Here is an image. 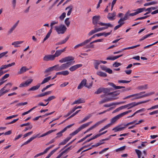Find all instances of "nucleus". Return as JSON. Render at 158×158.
Returning a JSON list of instances; mask_svg holds the SVG:
<instances>
[{"label": "nucleus", "instance_id": "nucleus-42", "mask_svg": "<svg viewBox=\"0 0 158 158\" xmlns=\"http://www.w3.org/2000/svg\"><path fill=\"white\" fill-rule=\"evenodd\" d=\"M102 90H103V88H99L97 90V91L95 92L94 94H99L102 92Z\"/></svg>", "mask_w": 158, "mask_h": 158}, {"label": "nucleus", "instance_id": "nucleus-3", "mask_svg": "<svg viewBox=\"0 0 158 158\" xmlns=\"http://www.w3.org/2000/svg\"><path fill=\"white\" fill-rule=\"evenodd\" d=\"M155 92H150L144 95H141L143 94L142 92H141L139 93L135 94V96H137V97L135 98V99H138L146 97H148L150 96L152 94H154Z\"/></svg>", "mask_w": 158, "mask_h": 158}, {"label": "nucleus", "instance_id": "nucleus-4", "mask_svg": "<svg viewBox=\"0 0 158 158\" xmlns=\"http://www.w3.org/2000/svg\"><path fill=\"white\" fill-rule=\"evenodd\" d=\"M130 88L126 89H123L122 90H117L114 92H110L107 95H111L112 98H115V97L118 95L120 94V92H124L126 91L130 90Z\"/></svg>", "mask_w": 158, "mask_h": 158}, {"label": "nucleus", "instance_id": "nucleus-47", "mask_svg": "<svg viewBox=\"0 0 158 158\" xmlns=\"http://www.w3.org/2000/svg\"><path fill=\"white\" fill-rule=\"evenodd\" d=\"M131 80L130 81H126V80H118V82L119 83H128L130 82Z\"/></svg>", "mask_w": 158, "mask_h": 158}, {"label": "nucleus", "instance_id": "nucleus-28", "mask_svg": "<svg viewBox=\"0 0 158 158\" xmlns=\"http://www.w3.org/2000/svg\"><path fill=\"white\" fill-rule=\"evenodd\" d=\"M91 116L92 114H88V115L84 118L80 122V123H82L85 122L88 119H89V118L91 117Z\"/></svg>", "mask_w": 158, "mask_h": 158}, {"label": "nucleus", "instance_id": "nucleus-7", "mask_svg": "<svg viewBox=\"0 0 158 158\" xmlns=\"http://www.w3.org/2000/svg\"><path fill=\"white\" fill-rule=\"evenodd\" d=\"M33 81L32 79H29L27 80L25 82H23L20 84L19 87H23L28 86Z\"/></svg>", "mask_w": 158, "mask_h": 158}, {"label": "nucleus", "instance_id": "nucleus-60", "mask_svg": "<svg viewBox=\"0 0 158 158\" xmlns=\"http://www.w3.org/2000/svg\"><path fill=\"white\" fill-rule=\"evenodd\" d=\"M96 36V34H95V35H93L91 38H90L89 39L85 40V41H86V42H87L86 43L87 44V43H89V42L91 41L92 39L94 38Z\"/></svg>", "mask_w": 158, "mask_h": 158}, {"label": "nucleus", "instance_id": "nucleus-56", "mask_svg": "<svg viewBox=\"0 0 158 158\" xmlns=\"http://www.w3.org/2000/svg\"><path fill=\"white\" fill-rule=\"evenodd\" d=\"M66 13L65 12L63 13L62 15L60 16L59 18L60 19L63 20L65 17Z\"/></svg>", "mask_w": 158, "mask_h": 158}, {"label": "nucleus", "instance_id": "nucleus-59", "mask_svg": "<svg viewBox=\"0 0 158 158\" xmlns=\"http://www.w3.org/2000/svg\"><path fill=\"white\" fill-rule=\"evenodd\" d=\"M112 31H111L110 32H108V33H106L105 32H104L102 33V35H104L105 37H106V36H107L108 35L110 34Z\"/></svg>", "mask_w": 158, "mask_h": 158}, {"label": "nucleus", "instance_id": "nucleus-64", "mask_svg": "<svg viewBox=\"0 0 158 158\" xmlns=\"http://www.w3.org/2000/svg\"><path fill=\"white\" fill-rule=\"evenodd\" d=\"M157 114H158V110L150 112L149 113V114L150 115H152Z\"/></svg>", "mask_w": 158, "mask_h": 158}, {"label": "nucleus", "instance_id": "nucleus-63", "mask_svg": "<svg viewBox=\"0 0 158 158\" xmlns=\"http://www.w3.org/2000/svg\"><path fill=\"white\" fill-rule=\"evenodd\" d=\"M7 53V52H5L0 54V59L3 57Z\"/></svg>", "mask_w": 158, "mask_h": 158}, {"label": "nucleus", "instance_id": "nucleus-55", "mask_svg": "<svg viewBox=\"0 0 158 158\" xmlns=\"http://www.w3.org/2000/svg\"><path fill=\"white\" fill-rule=\"evenodd\" d=\"M149 15H147V16H143V17L138 18L136 19H135V20L136 21V20H141V19H145L149 17Z\"/></svg>", "mask_w": 158, "mask_h": 158}, {"label": "nucleus", "instance_id": "nucleus-10", "mask_svg": "<svg viewBox=\"0 0 158 158\" xmlns=\"http://www.w3.org/2000/svg\"><path fill=\"white\" fill-rule=\"evenodd\" d=\"M8 85H10V87L12 86V84L10 83H7L6 85L4 87H3L1 90H0V96H1L3 95L4 94H5V92H4V90H5V89L6 88V86Z\"/></svg>", "mask_w": 158, "mask_h": 158}, {"label": "nucleus", "instance_id": "nucleus-45", "mask_svg": "<svg viewBox=\"0 0 158 158\" xmlns=\"http://www.w3.org/2000/svg\"><path fill=\"white\" fill-rule=\"evenodd\" d=\"M80 130L79 129H77V130H76V131L73 132L72 133L70 134V135L71 136H73L74 135L76 134H77L79 131H80Z\"/></svg>", "mask_w": 158, "mask_h": 158}, {"label": "nucleus", "instance_id": "nucleus-22", "mask_svg": "<svg viewBox=\"0 0 158 158\" xmlns=\"http://www.w3.org/2000/svg\"><path fill=\"white\" fill-rule=\"evenodd\" d=\"M98 24H99L101 26H107L108 27H113V25L111 24L110 23H104L102 22H99L98 23Z\"/></svg>", "mask_w": 158, "mask_h": 158}, {"label": "nucleus", "instance_id": "nucleus-54", "mask_svg": "<svg viewBox=\"0 0 158 158\" xmlns=\"http://www.w3.org/2000/svg\"><path fill=\"white\" fill-rule=\"evenodd\" d=\"M76 115V114H75V113H73L72 115H71L68 118H67L63 122H61V123H60L59 124H62L66 120L69 119L73 117L74 116H75Z\"/></svg>", "mask_w": 158, "mask_h": 158}, {"label": "nucleus", "instance_id": "nucleus-21", "mask_svg": "<svg viewBox=\"0 0 158 158\" xmlns=\"http://www.w3.org/2000/svg\"><path fill=\"white\" fill-rule=\"evenodd\" d=\"M40 84H38L35 86H33L31 88L29 89L28 90V91H34L38 89L40 87Z\"/></svg>", "mask_w": 158, "mask_h": 158}, {"label": "nucleus", "instance_id": "nucleus-38", "mask_svg": "<svg viewBox=\"0 0 158 158\" xmlns=\"http://www.w3.org/2000/svg\"><path fill=\"white\" fill-rule=\"evenodd\" d=\"M140 46V44H138V45L134 46H131V47H130L126 48H124L122 50H127V49H131L137 47H139Z\"/></svg>", "mask_w": 158, "mask_h": 158}, {"label": "nucleus", "instance_id": "nucleus-43", "mask_svg": "<svg viewBox=\"0 0 158 158\" xmlns=\"http://www.w3.org/2000/svg\"><path fill=\"white\" fill-rule=\"evenodd\" d=\"M16 27L14 25L13 27L10 29V30L8 31V34H11L13 31L15 29Z\"/></svg>", "mask_w": 158, "mask_h": 158}, {"label": "nucleus", "instance_id": "nucleus-32", "mask_svg": "<svg viewBox=\"0 0 158 158\" xmlns=\"http://www.w3.org/2000/svg\"><path fill=\"white\" fill-rule=\"evenodd\" d=\"M97 74L98 75L102 77H106L107 76V74L106 73L102 72H97Z\"/></svg>", "mask_w": 158, "mask_h": 158}, {"label": "nucleus", "instance_id": "nucleus-30", "mask_svg": "<svg viewBox=\"0 0 158 158\" xmlns=\"http://www.w3.org/2000/svg\"><path fill=\"white\" fill-rule=\"evenodd\" d=\"M137 89L140 90L146 89H148V85L145 84L143 85H140L139 86Z\"/></svg>", "mask_w": 158, "mask_h": 158}, {"label": "nucleus", "instance_id": "nucleus-23", "mask_svg": "<svg viewBox=\"0 0 158 158\" xmlns=\"http://www.w3.org/2000/svg\"><path fill=\"white\" fill-rule=\"evenodd\" d=\"M127 105L128 107V109H129L130 108H131L132 107H135V106H137V103L135 102H133L131 103H130L127 104Z\"/></svg>", "mask_w": 158, "mask_h": 158}, {"label": "nucleus", "instance_id": "nucleus-33", "mask_svg": "<svg viewBox=\"0 0 158 158\" xmlns=\"http://www.w3.org/2000/svg\"><path fill=\"white\" fill-rule=\"evenodd\" d=\"M129 12L128 11L125 15L123 18L120 19L121 20H126L128 19V17L129 16Z\"/></svg>", "mask_w": 158, "mask_h": 158}, {"label": "nucleus", "instance_id": "nucleus-57", "mask_svg": "<svg viewBox=\"0 0 158 158\" xmlns=\"http://www.w3.org/2000/svg\"><path fill=\"white\" fill-rule=\"evenodd\" d=\"M117 120H118V119L115 116L111 119L110 123L112 124L115 123Z\"/></svg>", "mask_w": 158, "mask_h": 158}, {"label": "nucleus", "instance_id": "nucleus-51", "mask_svg": "<svg viewBox=\"0 0 158 158\" xmlns=\"http://www.w3.org/2000/svg\"><path fill=\"white\" fill-rule=\"evenodd\" d=\"M136 122V120H135L132 122H131L128 123H127V124L124 125V126H125L126 127L130 125H131V124L135 123Z\"/></svg>", "mask_w": 158, "mask_h": 158}, {"label": "nucleus", "instance_id": "nucleus-12", "mask_svg": "<svg viewBox=\"0 0 158 158\" xmlns=\"http://www.w3.org/2000/svg\"><path fill=\"white\" fill-rule=\"evenodd\" d=\"M108 84L110 86L113 87L115 89H118L122 88H125V87L123 86H119L116 85L114 83L112 82H108Z\"/></svg>", "mask_w": 158, "mask_h": 158}, {"label": "nucleus", "instance_id": "nucleus-62", "mask_svg": "<svg viewBox=\"0 0 158 158\" xmlns=\"http://www.w3.org/2000/svg\"><path fill=\"white\" fill-rule=\"evenodd\" d=\"M143 10V9H142L141 8H138V9H137L136 10V12L137 15L141 13V12H142Z\"/></svg>", "mask_w": 158, "mask_h": 158}, {"label": "nucleus", "instance_id": "nucleus-20", "mask_svg": "<svg viewBox=\"0 0 158 158\" xmlns=\"http://www.w3.org/2000/svg\"><path fill=\"white\" fill-rule=\"evenodd\" d=\"M85 102V101L84 99H82L81 98L75 101L72 104V105H73L75 104H80L81 103H84Z\"/></svg>", "mask_w": 158, "mask_h": 158}, {"label": "nucleus", "instance_id": "nucleus-25", "mask_svg": "<svg viewBox=\"0 0 158 158\" xmlns=\"http://www.w3.org/2000/svg\"><path fill=\"white\" fill-rule=\"evenodd\" d=\"M73 8V6L72 5H70L69 6H68L65 9V10H67L69 9V10L67 14V15H69L72 11V9Z\"/></svg>", "mask_w": 158, "mask_h": 158}, {"label": "nucleus", "instance_id": "nucleus-41", "mask_svg": "<svg viewBox=\"0 0 158 158\" xmlns=\"http://www.w3.org/2000/svg\"><path fill=\"white\" fill-rule=\"evenodd\" d=\"M54 85V84H50L49 85H48L47 86H46L44 88L41 90V91L42 92H44V91L46 90L48 88H49V87H51L53 85Z\"/></svg>", "mask_w": 158, "mask_h": 158}, {"label": "nucleus", "instance_id": "nucleus-19", "mask_svg": "<svg viewBox=\"0 0 158 158\" xmlns=\"http://www.w3.org/2000/svg\"><path fill=\"white\" fill-rule=\"evenodd\" d=\"M92 123V121H90V122H88L87 123L83 124V125L81 126L78 128L80 129V130L81 131V130L88 127V126H89L90 125V124H91Z\"/></svg>", "mask_w": 158, "mask_h": 158}, {"label": "nucleus", "instance_id": "nucleus-9", "mask_svg": "<svg viewBox=\"0 0 158 158\" xmlns=\"http://www.w3.org/2000/svg\"><path fill=\"white\" fill-rule=\"evenodd\" d=\"M100 18V16L99 15H95L93 17V23L94 25H96L98 23V21Z\"/></svg>", "mask_w": 158, "mask_h": 158}, {"label": "nucleus", "instance_id": "nucleus-44", "mask_svg": "<svg viewBox=\"0 0 158 158\" xmlns=\"http://www.w3.org/2000/svg\"><path fill=\"white\" fill-rule=\"evenodd\" d=\"M135 151L138 155V158H140L142 154L141 152L138 149H135Z\"/></svg>", "mask_w": 158, "mask_h": 158}, {"label": "nucleus", "instance_id": "nucleus-49", "mask_svg": "<svg viewBox=\"0 0 158 158\" xmlns=\"http://www.w3.org/2000/svg\"><path fill=\"white\" fill-rule=\"evenodd\" d=\"M97 32L96 29L95 28L94 30H92L88 34L89 35H91L93 34H94Z\"/></svg>", "mask_w": 158, "mask_h": 158}, {"label": "nucleus", "instance_id": "nucleus-53", "mask_svg": "<svg viewBox=\"0 0 158 158\" xmlns=\"http://www.w3.org/2000/svg\"><path fill=\"white\" fill-rule=\"evenodd\" d=\"M62 132L61 131L57 133L56 134L57 136L55 137V138H57L61 136L62 135Z\"/></svg>", "mask_w": 158, "mask_h": 158}, {"label": "nucleus", "instance_id": "nucleus-18", "mask_svg": "<svg viewBox=\"0 0 158 158\" xmlns=\"http://www.w3.org/2000/svg\"><path fill=\"white\" fill-rule=\"evenodd\" d=\"M100 64V60H95L94 63L95 68L96 69H98V65Z\"/></svg>", "mask_w": 158, "mask_h": 158}, {"label": "nucleus", "instance_id": "nucleus-58", "mask_svg": "<svg viewBox=\"0 0 158 158\" xmlns=\"http://www.w3.org/2000/svg\"><path fill=\"white\" fill-rule=\"evenodd\" d=\"M27 102H21L17 104L16 105L17 106H24L27 105Z\"/></svg>", "mask_w": 158, "mask_h": 158}, {"label": "nucleus", "instance_id": "nucleus-35", "mask_svg": "<svg viewBox=\"0 0 158 158\" xmlns=\"http://www.w3.org/2000/svg\"><path fill=\"white\" fill-rule=\"evenodd\" d=\"M53 71V69L52 67H51L47 68L46 69L44 72V73H49L51 71Z\"/></svg>", "mask_w": 158, "mask_h": 158}, {"label": "nucleus", "instance_id": "nucleus-46", "mask_svg": "<svg viewBox=\"0 0 158 158\" xmlns=\"http://www.w3.org/2000/svg\"><path fill=\"white\" fill-rule=\"evenodd\" d=\"M54 146V145H52V146H51L50 147H48L47 148H46L45 150L44 151V152H42V153H43V154H45V153H46L47 152L49 151V150L51 148H52V147H53Z\"/></svg>", "mask_w": 158, "mask_h": 158}, {"label": "nucleus", "instance_id": "nucleus-31", "mask_svg": "<svg viewBox=\"0 0 158 158\" xmlns=\"http://www.w3.org/2000/svg\"><path fill=\"white\" fill-rule=\"evenodd\" d=\"M62 53L60 50H57L56 51L54 54L53 55L54 58L55 59L56 57H57L60 56Z\"/></svg>", "mask_w": 158, "mask_h": 158}, {"label": "nucleus", "instance_id": "nucleus-39", "mask_svg": "<svg viewBox=\"0 0 158 158\" xmlns=\"http://www.w3.org/2000/svg\"><path fill=\"white\" fill-rule=\"evenodd\" d=\"M118 98H108L105 99V101H106V102H108L109 101H112L117 99H118Z\"/></svg>", "mask_w": 158, "mask_h": 158}, {"label": "nucleus", "instance_id": "nucleus-17", "mask_svg": "<svg viewBox=\"0 0 158 158\" xmlns=\"http://www.w3.org/2000/svg\"><path fill=\"white\" fill-rule=\"evenodd\" d=\"M106 120H102L100 121L97 123H96L94 125H93L92 127H90L89 128L90 130H92L94 128L98 125H99L100 124L103 123L104 121H105Z\"/></svg>", "mask_w": 158, "mask_h": 158}, {"label": "nucleus", "instance_id": "nucleus-26", "mask_svg": "<svg viewBox=\"0 0 158 158\" xmlns=\"http://www.w3.org/2000/svg\"><path fill=\"white\" fill-rule=\"evenodd\" d=\"M56 130V129L54 130H49L47 132L42 135L39 137H43L44 136H45L48 134H51V133H52V132L55 131Z\"/></svg>", "mask_w": 158, "mask_h": 158}, {"label": "nucleus", "instance_id": "nucleus-6", "mask_svg": "<svg viewBox=\"0 0 158 158\" xmlns=\"http://www.w3.org/2000/svg\"><path fill=\"white\" fill-rule=\"evenodd\" d=\"M55 59L54 56L53 55H46L43 58V60L44 61H53Z\"/></svg>", "mask_w": 158, "mask_h": 158}, {"label": "nucleus", "instance_id": "nucleus-40", "mask_svg": "<svg viewBox=\"0 0 158 158\" xmlns=\"http://www.w3.org/2000/svg\"><path fill=\"white\" fill-rule=\"evenodd\" d=\"M64 23L67 27H68L70 24V21H69V18H67L65 19Z\"/></svg>", "mask_w": 158, "mask_h": 158}, {"label": "nucleus", "instance_id": "nucleus-11", "mask_svg": "<svg viewBox=\"0 0 158 158\" xmlns=\"http://www.w3.org/2000/svg\"><path fill=\"white\" fill-rule=\"evenodd\" d=\"M82 64H77L70 67L69 69V70L73 72L76 70L78 68L82 67Z\"/></svg>", "mask_w": 158, "mask_h": 158}, {"label": "nucleus", "instance_id": "nucleus-36", "mask_svg": "<svg viewBox=\"0 0 158 158\" xmlns=\"http://www.w3.org/2000/svg\"><path fill=\"white\" fill-rule=\"evenodd\" d=\"M126 146H124L123 147H121L115 150V151L117 152H118L120 151H122L124 150L126 148Z\"/></svg>", "mask_w": 158, "mask_h": 158}, {"label": "nucleus", "instance_id": "nucleus-13", "mask_svg": "<svg viewBox=\"0 0 158 158\" xmlns=\"http://www.w3.org/2000/svg\"><path fill=\"white\" fill-rule=\"evenodd\" d=\"M116 13L115 12H114L113 13H109L107 17L110 20H113L114 19V18L116 16Z\"/></svg>", "mask_w": 158, "mask_h": 158}, {"label": "nucleus", "instance_id": "nucleus-27", "mask_svg": "<svg viewBox=\"0 0 158 158\" xmlns=\"http://www.w3.org/2000/svg\"><path fill=\"white\" fill-rule=\"evenodd\" d=\"M51 76H49L45 78L42 82L40 83V85H42L44 84L46 82H48L50 80H51Z\"/></svg>", "mask_w": 158, "mask_h": 158}, {"label": "nucleus", "instance_id": "nucleus-29", "mask_svg": "<svg viewBox=\"0 0 158 158\" xmlns=\"http://www.w3.org/2000/svg\"><path fill=\"white\" fill-rule=\"evenodd\" d=\"M86 42H87L86 41H85V40L83 42L75 46L74 47V48L75 49H76L77 48L79 47H81V46H83L85 45V44H87Z\"/></svg>", "mask_w": 158, "mask_h": 158}, {"label": "nucleus", "instance_id": "nucleus-24", "mask_svg": "<svg viewBox=\"0 0 158 158\" xmlns=\"http://www.w3.org/2000/svg\"><path fill=\"white\" fill-rule=\"evenodd\" d=\"M112 90V89L111 88H103L102 92L105 93V94L107 93L108 94Z\"/></svg>", "mask_w": 158, "mask_h": 158}, {"label": "nucleus", "instance_id": "nucleus-48", "mask_svg": "<svg viewBox=\"0 0 158 158\" xmlns=\"http://www.w3.org/2000/svg\"><path fill=\"white\" fill-rule=\"evenodd\" d=\"M122 64L121 63H118L117 62H115L113 64V66L114 67H117L121 65Z\"/></svg>", "mask_w": 158, "mask_h": 158}, {"label": "nucleus", "instance_id": "nucleus-34", "mask_svg": "<svg viewBox=\"0 0 158 158\" xmlns=\"http://www.w3.org/2000/svg\"><path fill=\"white\" fill-rule=\"evenodd\" d=\"M23 41H16L14 42H13L12 43V45H14L15 47H19V46H18V45L19 44H22L23 43Z\"/></svg>", "mask_w": 158, "mask_h": 158}, {"label": "nucleus", "instance_id": "nucleus-61", "mask_svg": "<svg viewBox=\"0 0 158 158\" xmlns=\"http://www.w3.org/2000/svg\"><path fill=\"white\" fill-rule=\"evenodd\" d=\"M69 37L67 36L64 40H63L61 41V44H63L66 43V42L69 39Z\"/></svg>", "mask_w": 158, "mask_h": 158}, {"label": "nucleus", "instance_id": "nucleus-14", "mask_svg": "<svg viewBox=\"0 0 158 158\" xmlns=\"http://www.w3.org/2000/svg\"><path fill=\"white\" fill-rule=\"evenodd\" d=\"M125 102H116V103H112L109 104H106L104 105V106L105 107H110L112 106H113L114 105H118L121 104Z\"/></svg>", "mask_w": 158, "mask_h": 158}, {"label": "nucleus", "instance_id": "nucleus-50", "mask_svg": "<svg viewBox=\"0 0 158 158\" xmlns=\"http://www.w3.org/2000/svg\"><path fill=\"white\" fill-rule=\"evenodd\" d=\"M9 76V74H6L2 78L0 79V81L4 80L5 79L8 78Z\"/></svg>", "mask_w": 158, "mask_h": 158}, {"label": "nucleus", "instance_id": "nucleus-37", "mask_svg": "<svg viewBox=\"0 0 158 158\" xmlns=\"http://www.w3.org/2000/svg\"><path fill=\"white\" fill-rule=\"evenodd\" d=\"M53 70H55L56 71H60V66L59 64H57L52 66Z\"/></svg>", "mask_w": 158, "mask_h": 158}, {"label": "nucleus", "instance_id": "nucleus-1", "mask_svg": "<svg viewBox=\"0 0 158 158\" xmlns=\"http://www.w3.org/2000/svg\"><path fill=\"white\" fill-rule=\"evenodd\" d=\"M74 59V58L72 56H68L62 58L61 60H60L59 61L61 63L67 62L66 63L62 64L65 69L69 67L74 63V61H73V62H72V61Z\"/></svg>", "mask_w": 158, "mask_h": 158}, {"label": "nucleus", "instance_id": "nucleus-5", "mask_svg": "<svg viewBox=\"0 0 158 158\" xmlns=\"http://www.w3.org/2000/svg\"><path fill=\"white\" fill-rule=\"evenodd\" d=\"M87 80L86 79H83L81 83L77 87V89H81L84 86H85L87 88H89L90 87L92 86V84H91L90 85H86V84Z\"/></svg>", "mask_w": 158, "mask_h": 158}, {"label": "nucleus", "instance_id": "nucleus-2", "mask_svg": "<svg viewBox=\"0 0 158 158\" xmlns=\"http://www.w3.org/2000/svg\"><path fill=\"white\" fill-rule=\"evenodd\" d=\"M55 30L58 34H63L66 31L67 28L64 25L61 24L55 27Z\"/></svg>", "mask_w": 158, "mask_h": 158}, {"label": "nucleus", "instance_id": "nucleus-52", "mask_svg": "<svg viewBox=\"0 0 158 158\" xmlns=\"http://www.w3.org/2000/svg\"><path fill=\"white\" fill-rule=\"evenodd\" d=\"M62 75L64 76H66L69 74V72L68 70L62 71Z\"/></svg>", "mask_w": 158, "mask_h": 158}, {"label": "nucleus", "instance_id": "nucleus-15", "mask_svg": "<svg viewBox=\"0 0 158 158\" xmlns=\"http://www.w3.org/2000/svg\"><path fill=\"white\" fill-rule=\"evenodd\" d=\"M28 70L29 69L27 68L26 66H23L22 67L20 70L18 71V74H19L23 73Z\"/></svg>", "mask_w": 158, "mask_h": 158}, {"label": "nucleus", "instance_id": "nucleus-16", "mask_svg": "<svg viewBox=\"0 0 158 158\" xmlns=\"http://www.w3.org/2000/svg\"><path fill=\"white\" fill-rule=\"evenodd\" d=\"M126 128L125 126L124 127H120L119 126H117L112 129L113 131H114L115 132L120 131L123 130Z\"/></svg>", "mask_w": 158, "mask_h": 158}, {"label": "nucleus", "instance_id": "nucleus-8", "mask_svg": "<svg viewBox=\"0 0 158 158\" xmlns=\"http://www.w3.org/2000/svg\"><path fill=\"white\" fill-rule=\"evenodd\" d=\"M40 134H38L36 135L35 136H33L31 137L29 140H28L27 141L24 142L21 146V147H22L23 145H26L28 143H30L31 141L32 140H33L34 139H35L36 138L38 137L39 135Z\"/></svg>", "mask_w": 158, "mask_h": 158}]
</instances>
